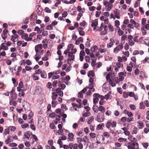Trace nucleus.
I'll return each mask as SVG.
<instances>
[{
    "label": "nucleus",
    "instance_id": "obj_1",
    "mask_svg": "<svg viewBox=\"0 0 149 149\" xmlns=\"http://www.w3.org/2000/svg\"><path fill=\"white\" fill-rule=\"evenodd\" d=\"M127 147L128 149H138V144L135 142L132 141L128 143L127 144Z\"/></svg>",
    "mask_w": 149,
    "mask_h": 149
},
{
    "label": "nucleus",
    "instance_id": "obj_2",
    "mask_svg": "<svg viewBox=\"0 0 149 149\" xmlns=\"http://www.w3.org/2000/svg\"><path fill=\"white\" fill-rule=\"evenodd\" d=\"M104 114L99 113L97 118V121L99 123H101L104 121Z\"/></svg>",
    "mask_w": 149,
    "mask_h": 149
},
{
    "label": "nucleus",
    "instance_id": "obj_3",
    "mask_svg": "<svg viewBox=\"0 0 149 149\" xmlns=\"http://www.w3.org/2000/svg\"><path fill=\"white\" fill-rule=\"evenodd\" d=\"M123 65L122 64L119 62H117L116 63L114 69L115 71L116 72H118L119 71V69L121 68H123Z\"/></svg>",
    "mask_w": 149,
    "mask_h": 149
},
{
    "label": "nucleus",
    "instance_id": "obj_4",
    "mask_svg": "<svg viewBox=\"0 0 149 149\" xmlns=\"http://www.w3.org/2000/svg\"><path fill=\"white\" fill-rule=\"evenodd\" d=\"M123 48V46L122 45H118L114 49L113 52L114 53H117L119 51L120 49H122Z\"/></svg>",
    "mask_w": 149,
    "mask_h": 149
},
{
    "label": "nucleus",
    "instance_id": "obj_5",
    "mask_svg": "<svg viewBox=\"0 0 149 149\" xmlns=\"http://www.w3.org/2000/svg\"><path fill=\"white\" fill-rule=\"evenodd\" d=\"M113 6V5L109 3L105 7V9L107 11H110L112 9Z\"/></svg>",
    "mask_w": 149,
    "mask_h": 149
},
{
    "label": "nucleus",
    "instance_id": "obj_6",
    "mask_svg": "<svg viewBox=\"0 0 149 149\" xmlns=\"http://www.w3.org/2000/svg\"><path fill=\"white\" fill-rule=\"evenodd\" d=\"M88 76L89 77H93L95 76V73L93 70L89 71L88 73Z\"/></svg>",
    "mask_w": 149,
    "mask_h": 149
},
{
    "label": "nucleus",
    "instance_id": "obj_7",
    "mask_svg": "<svg viewBox=\"0 0 149 149\" xmlns=\"http://www.w3.org/2000/svg\"><path fill=\"white\" fill-rule=\"evenodd\" d=\"M68 137H69V138H68V139H69L71 141H72L74 137V134L72 133H69L68 134Z\"/></svg>",
    "mask_w": 149,
    "mask_h": 149
},
{
    "label": "nucleus",
    "instance_id": "obj_8",
    "mask_svg": "<svg viewBox=\"0 0 149 149\" xmlns=\"http://www.w3.org/2000/svg\"><path fill=\"white\" fill-rule=\"evenodd\" d=\"M52 100H55L58 97V94L56 93L53 92L52 93Z\"/></svg>",
    "mask_w": 149,
    "mask_h": 149
},
{
    "label": "nucleus",
    "instance_id": "obj_9",
    "mask_svg": "<svg viewBox=\"0 0 149 149\" xmlns=\"http://www.w3.org/2000/svg\"><path fill=\"white\" fill-rule=\"evenodd\" d=\"M95 93L93 94V96L95 98L93 99V102L94 104H96L98 102V97L97 96L95 95Z\"/></svg>",
    "mask_w": 149,
    "mask_h": 149
},
{
    "label": "nucleus",
    "instance_id": "obj_10",
    "mask_svg": "<svg viewBox=\"0 0 149 149\" xmlns=\"http://www.w3.org/2000/svg\"><path fill=\"white\" fill-rule=\"evenodd\" d=\"M94 119V118L93 116H91L88 119L87 123L89 125H90Z\"/></svg>",
    "mask_w": 149,
    "mask_h": 149
},
{
    "label": "nucleus",
    "instance_id": "obj_11",
    "mask_svg": "<svg viewBox=\"0 0 149 149\" xmlns=\"http://www.w3.org/2000/svg\"><path fill=\"white\" fill-rule=\"evenodd\" d=\"M98 110L101 111L102 113H103L105 112V108L102 106H100L98 108Z\"/></svg>",
    "mask_w": 149,
    "mask_h": 149
},
{
    "label": "nucleus",
    "instance_id": "obj_12",
    "mask_svg": "<svg viewBox=\"0 0 149 149\" xmlns=\"http://www.w3.org/2000/svg\"><path fill=\"white\" fill-rule=\"evenodd\" d=\"M92 24H91V26L92 27H95L98 25V21L97 19H95L94 20H92Z\"/></svg>",
    "mask_w": 149,
    "mask_h": 149
},
{
    "label": "nucleus",
    "instance_id": "obj_13",
    "mask_svg": "<svg viewBox=\"0 0 149 149\" xmlns=\"http://www.w3.org/2000/svg\"><path fill=\"white\" fill-rule=\"evenodd\" d=\"M44 25L43 24H42L40 25V28L38 27V33H40L42 32V31L44 30L43 29V27H44Z\"/></svg>",
    "mask_w": 149,
    "mask_h": 149
},
{
    "label": "nucleus",
    "instance_id": "obj_14",
    "mask_svg": "<svg viewBox=\"0 0 149 149\" xmlns=\"http://www.w3.org/2000/svg\"><path fill=\"white\" fill-rule=\"evenodd\" d=\"M36 14H32L30 16L29 19L30 20H32L33 21H34L37 18V17L36 18Z\"/></svg>",
    "mask_w": 149,
    "mask_h": 149
},
{
    "label": "nucleus",
    "instance_id": "obj_15",
    "mask_svg": "<svg viewBox=\"0 0 149 149\" xmlns=\"http://www.w3.org/2000/svg\"><path fill=\"white\" fill-rule=\"evenodd\" d=\"M36 74H37V70L35 71V73H33L32 76L33 80L34 81L37 80V76H36Z\"/></svg>",
    "mask_w": 149,
    "mask_h": 149
},
{
    "label": "nucleus",
    "instance_id": "obj_16",
    "mask_svg": "<svg viewBox=\"0 0 149 149\" xmlns=\"http://www.w3.org/2000/svg\"><path fill=\"white\" fill-rule=\"evenodd\" d=\"M41 76L42 78H46L47 75L45 71H42L41 73Z\"/></svg>",
    "mask_w": 149,
    "mask_h": 149
},
{
    "label": "nucleus",
    "instance_id": "obj_17",
    "mask_svg": "<svg viewBox=\"0 0 149 149\" xmlns=\"http://www.w3.org/2000/svg\"><path fill=\"white\" fill-rule=\"evenodd\" d=\"M109 84L112 86L114 87L116 85V84L114 82V81L111 79H110L109 81Z\"/></svg>",
    "mask_w": 149,
    "mask_h": 149
},
{
    "label": "nucleus",
    "instance_id": "obj_18",
    "mask_svg": "<svg viewBox=\"0 0 149 149\" xmlns=\"http://www.w3.org/2000/svg\"><path fill=\"white\" fill-rule=\"evenodd\" d=\"M76 0H70L69 2L67 1H64V3L66 4H72L76 2Z\"/></svg>",
    "mask_w": 149,
    "mask_h": 149
},
{
    "label": "nucleus",
    "instance_id": "obj_19",
    "mask_svg": "<svg viewBox=\"0 0 149 149\" xmlns=\"http://www.w3.org/2000/svg\"><path fill=\"white\" fill-rule=\"evenodd\" d=\"M35 49L36 54L34 58L36 61L37 62V45L35 46Z\"/></svg>",
    "mask_w": 149,
    "mask_h": 149
},
{
    "label": "nucleus",
    "instance_id": "obj_20",
    "mask_svg": "<svg viewBox=\"0 0 149 149\" xmlns=\"http://www.w3.org/2000/svg\"><path fill=\"white\" fill-rule=\"evenodd\" d=\"M104 126V124L103 123L97 125V128H98V130L102 129H103V127Z\"/></svg>",
    "mask_w": 149,
    "mask_h": 149
},
{
    "label": "nucleus",
    "instance_id": "obj_21",
    "mask_svg": "<svg viewBox=\"0 0 149 149\" xmlns=\"http://www.w3.org/2000/svg\"><path fill=\"white\" fill-rule=\"evenodd\" d=\"M98 107L97 105H95L93 107V110L96 113H97L98 111Z\"/></svg>",
    "mask_w": 149,
    "mask_h": 149
},
{
    "label": "nucleus",
    "instance_id": "obj_22",
    "mask_svg": "<svg viewBox=\"0 0 149 149\" xmlns=\"http://www.w3.org/2000/svg\"><path fill=\"white\" fill-rule=\"evenodd\" d=\"M93 83H91L89 86V87H88V88L89 89H91V90H93L92 92H93L95 91V89L93 88L94 87L93 85Z\"/></svg>",
    "mask_w": 149,
    "mask_h": 149
},
{
    "label": "nucleus",
    "instance_id": "obj_23",
    "mask_svg": "<svg viewBox=\"0 0 149 149\" xmlns=\"http://www.w3.org/2000/svg\"><path fill=\"white\" fill-rule=\"evenodd\" d=\"M8 32V30L4 29L3 30V33L1 34V36H7V33Z\"/></svg>",
    "mask_w": 149,
    "mask_h": 149
},
{
    "label": "nucleus",
    "instance_id": "obj_24",
    "mask_svg": "<svg viewBox=\"0 0 149 149\" xmlns=\"http://www.w3.org/2000/svg\"><path fill=\"white\" fill-rule=\"evenodd\" d=\"M111 121H108L107 123L106 124V127L109 130L110 129V128L111 126Z\"/></svg>",
    "mask_w": 149,
    "mask_h": 149
},
{
    "label": "nucleus",
    "instance_id": "obj_25",
    "mask_svg": "<svg viewBox=\"0 0 149 149\" xmlns=\"http://www.w3.org/2000/svg\"><path fill=\"white\" fill-rule=\"evenodd\" d=\"M98 49V47L96 45H94L93 46L92 48L91 49V51L93 53L95 52L96 50Z\"/></svg>",
    "mask_w": 149,
    "mask_h": 149
},
{
    "label": "nucleus",
    "instance_id": "obj_26",
    "mask_svg": "<svg viewBox=\"0 0 149 149\" xmlns=\"http://www.w3.org/2000/svg\"><path fill=\"white\" fill-rule=\"evenodd\" d=\"M141 30L142 31V34L143 35H145L146 34L147 31L145 30L143 27L141 28Z\"/></svg>",
    "mask_w": 149,
    "mask_h": 149
},
{
    "label": "nucleus",
    "instance_id": "obj_27",
    "mask_svg": "<svg viewBox=\"0 0 149 149\" xmlns=\"http://www.w3.org/2000/svg\"><path fill=\"white\" fill-rule=\"evenodd\" d=\"M91 113L89 112H87L83 114V117L85 118L90 116Z\"/></svg>",
    "mask_w": 149,
    "mask_h": 149
},
{
    "label": "nucleus",
    "instance_id": "obj_28",
    "mask_svg": "<svg viewBox=\"0 0 149 149\" xmlns=\"http://www.w3.org/2000/svg\"><path fill=\"white\" fill-rule=\"evenodd\" d=\"M10 95H11V98L13 100H15L17 98V94L15 93L14 94L10 93Z\"/></svg>",
    "mask_w": 149,
    "mask_h": 149
},
{
    "label": "nucleus",
    "instance_id": "obj_29",
    "mask_svg": "<svg viewBox=\"0 0 149 149\" xmlns=\"http://www.w3.org/2000/svg\"><path fill=\"white\" fill-rule=\"evenodd\" d=\"M115 26H116L117 28H118L120 24L119 21L117 20H116L115 21Z\"/></svg>",
    "mask_w": 149,
    "mask_h": 149
},
{
    "label": "nucleus",
    "instance_id": "obj_30",
    "mask_svg": "<svg viewBox=\"0 0 149 149\" xmlns=\"http://www.w3.org/2000/svg\"><path fill=\"white\" fill-rule=\"evenodd\" d=\"M63 79V78L61 77V78L59 79H62L63 80H65L66 81H69L70 79V77L69 76L67 75L65 77V78L64 79Z\"/></svg>",
    "mask_w": 149,
    "mask_h": 149
},
{
    "label": "nucleus",
    "instance_id": "obj_31",
    "mask_svg": "<svg viewBox=\"0 0 149 149\" xmlns=\"http://www.w3.org/2000/svg\"><path fill=\"white\" fill-rule=\"evenodd\" d=\"M10 105L12 104L13 106H15L17 104V102L13 100H11L10 101Z\"/></svg>",
    "mask_w": 149,
    "mask_h": 149
},
{
    "label": "nucleus",
    "instance_id": "obj_32",
    "mask_svg": "<svg viewBox=\"0 0 149 149\" xmlns=\"http://www.w3.org/2000/svg\"><path fill=\"white\" fill-rule=\"evenodd\" d=\"M117 123L116 121H113L112 122H111V125L112 127H116Z\"/></svg>",
    "mask_w": 149,
    "mask_h": 149
},
{
    "label": "nucleus",
    "instance_id": "obj_33",
    "mask_svg": "<svg viewBox=\"0 0 149 149\" xmlns=\"http://www.w3.org/2000/svg\"><path fill=\"white\" fill-rule=\"evenodd\" d=\"M10 138H11V136L10 135H9L8 136L7 139H6L5 141L6 143L7 144H8L10 142Z\"/></svg>",
    "mask_w": 149,
    "mask_h": 149
},
{
    "label": "nucleus",
    "instance_id": "obj_34",
    "mask_svg": "<svg viewBox=\"0 0 149 149\" xmlns=\"http://www.w3.org/2000/svg\"><path fill=\"white\" fill-rule=\"evenodd\" d=\"M139 108L140 109H144L145 108V106L144 105L143 103V102H141L140 104Z\"/></svg>",
    "mask_w": 149,
    "mask_h": 149
},
{
    "label": "nucleus",
    "instance_id": "obj_35",
    "mask_svg": "<svg viewBox=\"0 0 149 149\" xmlns=\"http://www.w3.org/2000/svg\"><path fill=\"white\" fill-rule=\"evenodd\" d=\"M49 127L50 128H51L52 129H55L56 128V127L54 125V123H50V124Z\"/></svg>",
    "mask_w": 149,
    "mask_h": 149
},
{
    "label": "nucleus",
    "instance_id": "obj_36",
    "mask_svg": "<svg viewBox=\"0 0 149 149\" xmlns=\"http://www.w3.org/2000/svg\"><path fill=\"white\" fill-rule=\"evenodd\" d=\"M56 116V113L54 112L52 113L49 115V116L51 118L54 117Z\"/></svg>",
    "mask_w": 149,
    "mask_h": 149
},
{
    "label": "nucleus",
    "instance_id": "obj_37",
    "mask_svg": "<svg viewBox=\"0 0 149 149\" xmlns=\"http://www.w3.org/2000/svg\"><path fill=\"white\" fill-rule=\"evenodd\" d=\"M61 116H60L59 115H57L56 116V121H58V123H60V120H61Z\"/></svg>",
    "mask_w": 149,
    "mask_h": 149
},
{
    "label": "nucleus",
    "instance_id": "obj_38",
    "mask_svg": "<svg viewBox=\"0 0 149 149\" xmlns=\"http://www.w3.org/2000/svg\"><path fill=\"white\" fill-rule=\"evenodd\" d=\"M72 106L73 107H76L78 108H81V105H79L76 104H75V103H72Z\"/></svg>",
    "mask_w": 149,
    "mask_h": 149
},
{
    "label": "nucleus",
    "instance_id": "obj_39",
    "mask_svg": "<svg viewBox=\"0 0 149 149\" xmlns=\"http://www.w3.org/2000/svg\"><path fill=\"white\" fill-rule=\"evenodd\" d=\"M82 15L83 14L81 13H80L78 14L77 19V21H78L80 20V18L82 16Z\"/></svg>",
    "mask_w": 149,
    "mask_h": 149
},
{
    "label": "nucleus",
    "instance_id": "obj_40",
    "mask_svg": "<svg viewBox=\"0 0 149 149\" xmlns=\"http://www.w3.org/2000/svg\"><path fill=\"white\" fill-rule=\"evenodd\" d=\"M126 140V139L125 138H123L120 137L118 139V141L120 142H122L125 141Z\"/></svg>",
    "mask_w": 149,
    "mask_h": 149
},
{
    "label": "nucleus",
    "instance_id": "obj_41",
    "mask_svg": "<svg viewBox=\"0 0 149 149\" xmlns=\"http://www.w3.org/2000/svg\"><path fill=\"white\" fill-rule=\"evenodd\" d=\"M130 107L132 110H134L136 109V107L134 104H130Z\"/></svg>",
    "mask_w": 149,
    "mask_h": 149
},
{
    "label": "nucleus",
    "instance_id": "obj_42",
    "mask_svg": "<svg viewBox=\"0 0 149 149\" xmlns=\"http://www.w3.org/2000/svg\"><path fill=\"white\" fill-rule=\"evenodd\" d=\"M24 33V31L22 30H19L17 32V33L20 36L22 35Z\"/></svg>",
    "mask_w": 149,
    "mask_h": 149
},
{
    "label": "nucleus",
    "instance_id": "obj_43",
    "mask_svg": "<svg viewBox=\"0 0 149 149\" xmlns=\"http://www.w3.org/2000/svg\"><path fill=\"white\" fill-rule=\"evenodd\" d=\"M134 42L132 40H129V44L130 46L134 45Z\"/></svg>",
    "mask_w": 149,
    "mask_h": 149
},
{
    "label": "nucleus",
    "instance_id": "obj_44",
    "mask_svg": "<svg viewBox=\"0 0 149 149\" xmlns=\"http://www.w3.org/2000/svg\"><path fill=\"white\" fill-rule=\"evenodd\" d=\"M83 140L84 142L86 143L87 142V141L88 140V139L87 136H85L83 137Z\"/></svg>",
    "mask_w": 149,
    "mask_h": 149
},
{
    "label": "nucleus",
    "instance_id": "obj_45",
    "mask_svg": "<svg viewBox=\"0 0 149 149\" xmlns=\"http://www.w3.org/2000/svg\"><path fill=\"white\" fill-rule=\"evenodd\" d=\"M32 69V68L30 66H25V69L26 71H30Z\"/></svg>",
    "mask_w": 149,
    "mask_h": 149
},
{
    "label": "nucleus",
    "instance_id": "obj_46",
    "mask_svg": "<svg viewBox=\"0 0 149 149\" xmlns=\"http://www.w3.org/2000/svg\"><path fill=\"white\" fill-rule=\"evenodd\" d=\"M26 63L27 65H31L32 63L30 60L28 59L26 60Z\"/></svg>",
    "mask_w": 149,
    "mask_h": 149
},
{
    "label": "nucleus",
    "instance_id": "obj_47",
    "mask_svg": "<svg viewBox=\"0 0 149 149\" xmlns=\"http://www.w3.org/2000/svg\"><path fill=\"white\" fill-rule=\"evenodd\" d=\"M98 51L100 53H103L105 52H106V50L105 49H102L101 48H99Z\"/></svg>",
    "mask_w": 149,
    "mask_h": 149
},
{
    "label": "nucleus",
    "instance_id": "obj_48",
    "mask_svg": "<svg viewBox=\"0 0 149 149\" xmlns=\"http://www.w3.org/2000/svg\"><path fill=\"white\" fill-rule=\"evenodd\" d=\"M90 135L91 138H94L96 136V134L95 133H90Z\"/></svg>",
    "mask_w": 149,
    "mask_h": 149
},
{
    "label": "nucleus",
    "instance_id": "obj_49",
    "mask_svg": "<svg viewBox=\"0 0 149 149\" xmlns=\"http://www.w3.org/2000/svg\"><path fill=\"white\" fill-rule=\"evenodd\" d=\"M53 27L51 24L48 25L46 28V29L47 30H49L52 29Z\"/></svg>",
    "mask_w": 149,
    "mask_h": 149
},
{
    "label": "nucleus",
    "instance_id": "obj_50",
    "mask_svg": "<svg viewBox=\"0 0 149 149\" xmlns=\"http://www.w3.org/2000/svg\"><path fill=\"white\" fill-rule=\"evenodd\" d=\"M113 44H114L113 43V42L109 43L107 44V47L108 48H111L113 46Z\"/></svg>",
    "mask_w": 149,
    "mask_h": 149
},
{
    "label": "nucleus",
    "instance_id": "obj_51",
    "mask_svg": "<svg viewBox=\"0 0 149 149\" xmlns=\"http://www.w3.org/2000/svg\"><path fill=\"white\" fill-rule=\"evenodd\" d=\"M9 128H10V130L12 131H14L16 129V127L15 126H10L8 127Z\"/></svg>",
    "mask_w": 149,
    "mask_h": 149
},
{
    "label": "nucleus",
    "instance_id": "obj_52",
    "mask_svg": "<svg viewBox=\"0 0 149 149\" xmlns=\"http://www.w3.org/2000/svg\"><path fill=\"white\" fill-rule=\"evenodd\" d=\"M47 87L49 88H51L52 87V84L50 82H48L47 85Z\"/></svg>",
    "mask_w": 149,
    "mask_h": 149
},
{
    "label": "nucleus",
    "instance_id": "obj_53",
    "mask_svg": "<svg viewBox=\"0 0 149 149\" xmlns=\"http://www.w3.org/2000/svg\"><path fill=\"white\" fill-rule=\"evenodd\" d=\"M128 94L125 91L123 92V97L125 98H127L128 97Z\"/></svg>",
    "mask_w": 149,
    "mask_h": 149
},
{
    "label": "nucleus",
    "instance_id": "obj_54",
    "mask_svg": "<svg viewBox=\"0 0 149 149\" xmlns=\"http://www.w3.org/2000/svg\"><path fill=\"white\" fill-rule=\"evenodd\" d=\"M56 102L55 100H52V104L53 107H55L56 105Z\"/></svg>",
    "mask_w": 149,
    "mask_h": 149
},
{
    "label": "nucleus",
    "instance_id": "obj_55",
    "mask_svg": "<svg viewBox=\"0 0 149 149\" xmlns=\"http://www.w3.org/2000/svg\"><path fill=\"white\" fill-rule=\"evenodd\" d=\"M109 28L110 30L111 31H113L114 30V28L112 26L111 24H109Z\"/></svg>",
    "mask_w": 149,
    "mask_h": 149
},
{
    "label": "nucleus",
    "instance_id": "obj_56",
    "mask_svg": "<svg viewBox=\"0 0 149 149\" xmlns=\"http://www.w3.org/2000/svg\"><path fill=\"white\" fill-rule=\"evenodd\" d=\"M25 20H24V24H28L29 23L28 21L29 20V18L28 17H26L25 19Z\"/></svg>",
    "mask_w": 149,
    "mask_h": 149
},
{
    "label": "nucleus",
    "instance_id": "obj_57",
    "mask_svg": "<svg viewBox=\"0 0 149 149\" xmlns=\"http://www.w3.org/2000/svg\"><path fill=\"white\" fill-rule=\"evenodd\" d=\"M127 36L126 34L123 35L122 36L121 39L122 40H125L127 38Z\"/></svg>",
    "mask_w": 149,
    "mask_h": 149
},
{
    "label": "nucleus",
    "instance_id": "obj_58",
    "mask_svg": "<svg viewBox=\"0 0 149 149\" xmlns=\"http://www.w3.org/2000/svg\"><path fill=\"white\" fill-rule=\"evenodd\" d=\"M6 62L8 65H10L12 63L11 60L10 59H7L6 60Z\"/></svg>",
    "mask_w": 149,
    "mask_h": 149
},
{
    "label": "nucleus",
    "instance_id": "obj_59",
    "mask_svg": "<svg viewBox=\"0 0 149 149\" xmlns=\"http://www.w3.org/2000/svg\"><path fill=\"white\" fill-rule=\"evenodd\" d=\"M103 135L104 136L109 137L110 134L109 133L107 132H104L103 133Z\"/></svg>",
    "mask_w": 149,
    "mask_h": 149
},
{
    "label": "nucleus",
    "instance_id": "obj_60",
    "mask_svg": "<svg viewBox=\"0 0 149 149\" xmlns=\"http://www.w3.org/2000/svg\"><path fill=\"white\" fill-rule=\"evenodd\" d=\"M58 83V81L57 80H54L52 83V85L53 87H56V86L57 84Z\"/></svg>",
    "mask_w": 149,
    "mask_h": 149
},
{
    "label": "nucleus",
    "instance_id": "obj_61",
    "mask_svg": "<svg viewBox=\"0 0 149 149\" xmlns=\"http://www.w3.org/2000/svg\"><path fill=\"white\" fill-rule=\"evenodd\" d=\"M134 95V93L132 92H130L128 93V95L130 97H133Z\"/></svg>",
    "mask_w": 149,
    "mask_h": 149
},
{
    "label": "nucleus",
    "instance_id": "obj_62",
    "mask_svg": "<svg viewBox=\"0 0 149 149\" xmlns=\"http://www.w3.org/2000/svg\"><path fill=\"white\" fill-rule=\"evenodd\" d=\"M95 9L96 7L94 6H92L89 8V9L90 11L94 10Z\"/></svg>",
    "mask_w": 149,
    "mask_h": 149
},
{
    "label": "nucleus",
    "instance_id": "obj_63",
    "mask_svg": "<svg viewBox=\"0 0 149 149\" xmlns=\"http://www.w3.org/2000/svg\"><path fill=\"white\" fill-rule=\"evenodd\" d=\"M85 60L87 62H88L90 60V57L89 56H87L85 57Z\"/></svg>",
    "mask_w": 149,
    "mask_h": 149
},
{
    "label": "nucleus",
    "instance_id": "obj_64",
    "mask_svg": "<svg viewBox=\"0 0 149 149\" xmlns=\"http://www.w3.org/2000/svg\"><path fill=\"white\" fill-rule=\"evenodd\" d=\"M144 103L146 107H149V102L148 100H145L144 101Z\"/></svg>",
    "mask_w": 149,
    "mask_h": 149
}]
</instances>
